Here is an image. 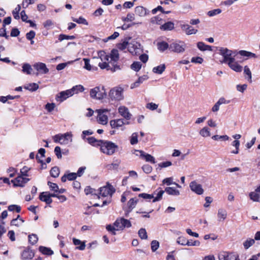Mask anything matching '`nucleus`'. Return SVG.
Returning <instances> with one entry per match:
<instances>
[{"label":"nucleus","instance_id":"f257e3e1","mask_svg":"<svg viewBox=\"0 0 260 260\" xmlns=\"http://www.w3.org/2000/svg\"><path fill=\"white\" fill-rule=\"evenodd\" d=\"M98 55L102 61L99 63V66L101 69H107L113 72L120 70L119 66L117 64L112 65V62L109 61L110 56L104 51H99Z\"/></svg>","mask_w":260,"mask_h":260},{"label":"nucleus","instance_id":"f03ea898","mask_svg":"<svg viewBox=\"0 0 260 260\" xmlns=\"http://www.w3.org/2000/svg\"><path fill=\"white\" fill-rule=\"evenodd\" d=\"M131 226V223L128 220L120 218L116 219L113 225L110 224L107 225L106 229L111 232L113 235H115L116 231L123 230L125 228H129Z\"/></svg>","mask_w":260,"mask_h":260},{"label":"nucleus","instance_id":"7ed1b4c3","mask_svg":"<svg viewBox=\"0 0 260 260\" xmlns=\"http://www.w3.org/2000/svg\"><path fill=\"white\" fill-rule=\"evenodd\" d=\"M219 53L223 57V61L221 62L228 63L235 59V57L237 55V51H233L227 48L220 47L219 49Z\"/></svg>","mask_w":260,"mask_h":260},{"label":"nucleus","instance_id":"20e7f679","mask_svg":"<svg viewBox=\"0 0 260 260\" xmlns=\"http://www.w3.org/2000/svg\"><path fill=\"white\" fill-rule=\"evenodd\" d=\"M101 151L109 155H112L115 152L116 149L118 148L117 145L115 143L107 141L102 140V143L100 144Z\"/></svg>","mask_w":260,"mask_h":260},{"label":"nucleus","instance_id":"39448f33","mask_svg":"<svg viewBox=\"0 0 260 260\" xmlns=\"http://www.w3.org/2000/svg\"><path fill=\"white\" fill-rule=\"evenodd\" d=\"M124 89L121 86H116L112 88L109 92V96L112 101H120L124 99Z\"/></svg>","mask_w":260,"mask_h":260},{"label":"nucleus","instance_id":"423d86ee","mask_svg":"<svg viewBox=\"0 0 260 260\" xmlns=\"http://www.w3.org/2000/svg\"><path fill=\"white\" fill-rule=\"evenodd\" d=\"M73 135L71 132H67L63 134H57L53 137L54 142L61 145H67L73 141Z\"/></svg>","mask_w":260,"mask_h":260},{"label":"nucleus","instance_id":"0eeeda50","mask_svg":"<svg viewBox=\"0 0 260 260\" xmlns=\"http://www.w3.org/2000/svg\"><path fill=\"white\" fill-rule=\"evenodd\" d=\"M187 48L186 44L181 40H176L170 44L169 50L176 53H183Z\"/></svg>","mask_w":260,"mask_h":260},{"label":"nucleus","instance_id":"6e6552de","mask_svg":"<svg viewBox=\"0 0 260 260\" xmlns=\"http://www.w3.org/2000/svg\"><path fill=\"white\" fill-rule=\"evenodd\" d=\"M111 111L108 109H100L95 110L97 113L96 120L99 124L106 125L108 122V114Z\"/></svg>","mask_w":260,"mask_h":260},{"label":"nucleus","instance_id":"1a4fd4ad","mask_svg":"<svg viewBox=\"0 0 260 260\" xmlns=\"http://www.w3.org/2000/svg\"><path fill=\"white\" fill-rule=\"evenodd\" d=\"M90 96L94 99L102 100L106 96V91L104 86H97L90 91Z\"/></svg>","mask_w":260,"mask_h":260},{"label":"nucleus","instance_id":"9d476101","mask_svg":"<svg viewBox=\"0 0 260 260\" xmlns=\"http://www.w3.org/2000/svg\"><path fill=\"white\" fill-rule=\"evenodd\" d=\"M128 51L132 55L140 54L142 52L140 43L135 39L131 40L128 44Z\"/></svg>","mask_w":260,"mask_h":260},{"label":"nucleus","instance_id":"9b49d317","mask_svg":"<svg viewBox=\"0 0 260 260\" xmlns=\"http://www.w3.org/2000/svg\"><path fill=\"white\" fill-rule=\"evenodd\" d=\"M30 180V179L27 177H24L19 174L14 179L11 180V182L13 183L14 187H23L25 184Z\"/></svg>","mask_w":260,"mask_h":260},{"label":"nucleus","instance_id":"f8f14e48","mask_svg":"<svg viewBox=\"0 0 260 260\" xmlns=\"http://www.w3.org/2000/svg\"><path fill=\"white\" fill-rule=\"evenodd\" d=\"M115 191V189L109 183L100 188V194L104 197L108 196L111 197Z\"/></svg>","mask_w":260,"mask_h":260},{"label":"nucleus","instance_id":"ddd939ff","mask_svg":"<svg viewBox=\"0 0 260 260\" xmlns=\"http://www.w3.org/2000/svg\"><path fill=\"white\" fill-rule=\"evenodd\" d=\"M218 258L219 260H238V255L235 253L222 251L219 253Z\"/></svg>","mask_w":260,"mask_h":260},{"label":"nucleus","instance_id":"4468645a","mask_svg":"<svg viewBox=\"0 0 260 260\" xmlns=\"http://www.w3.org/2000/svg\"><path fill=\"white\" fill-rule=\"evenodd\" d=\"M189 188L190 190L198 195H202L204 192L202 185L197 182V181H192L189 183Z\"/></svg>","mask_w":260,"mask_h":260},{"label":"nucleus","instance_id":"2eb2a0df","mask_svg":"<svg viewBox=\"0 0 260 260\" xmlns=\"http://www.w3.org/2000/svg\"><path fill=\"white\" fill-rule=\"evenodd\" d=\"M180 27L182 30L187 35L196 34L198 32V29H194L192 26L186 24H180Z\"/></svg>","mask_w":260,"mask_h":260},{"label":"nucleus","instance_id":"dca6fc26","mask_svg":"<svg viewBox=\"0 0 260 260\" xmlns=\"http://www.w3.org/2000/svg\"><path fill=\"white\" fill-rule=\"evenodd\" d=\"M34 68L37 70L39 73L46 74H47L49 70L47 68L46 65L43 62H37L33 65Z\"/></svg>","mask_w":260,"mask_h":260},{"label":"nucleus","instance_id":"f3484780","mask_svg":"<svg viewBox=\"0 0 260 260\" xmlns=\"http://www.w3.org/2000/svg\"><path fill=\"white\" fill-rule=\"evenodd\" d=\"M136 152H138L140 154V157L141 158L144 159L146 161L150 162L152 164H155V160L154 157L149 154L145 153L142 150H135Z\"/></svg>","mask_w":260,"mask_h":260},{"label":"nucleus","instance_id":"a211bd4d","mask_svg":"<svg viewBox=\"0 0 260 260\" xmlns=\"http://www.w3.org/2000/svg\"><path fill=\"white\" fill-rule=\"evenodd\" d=\"M118 112L120 115L127 120H129L131 118V114L127 107L124 106H120L118 109Z\"/></svg>","mask_w":260,"mask_h":260},{"label":"nucleus","instance_id":"6ab92c4d","mask_svg":"<svg viewBox=\"0 0 260 260\" xmlns=\"http://www.w3.org/2000/svg\"><path fill=\"white\" fill-rule=\"evenodd\" d=\"M72 95V91L70 89H68L59 92L56 96V99L57 100L59 99L60 102H62Z\"/></svg>","mask_w":260,"mask_h":260},{"label":"nucleus","instance_id":"aec40b11","mask_svg":"<svg viewBox=\"0 0 260 260\" xmlns=\"http://www.w3.org/2000/svg\"><path fill=\"white\" fill-rule=\"evenodd\" d=\"M35 256L34 251L28 248L25 249L21 253V258L23 260H28L32 259Z\"/></svg>","mask_w":260,"mask_h":260},{"label":"nucleus","instance_id":"412c9836","mask_svg":"<svg viewBox=\"0 0 260 260\" xmlns=\"http://www.w3.org/2000/svg\"><path fill=\"white\" fill-rule=\"evenodd\" d=\"M165 192L161 188H158L156 189L152 194H153V202H156L161 200L162 196Z\"/></svg>","mask_w":260,"mask_h":260},{"label":"nucleus","instance_id":"4be33fe9","mask_svg":"<svg viewBox=\"0 0 260 260\" xmlns=\"http://www.w3.org/2000/svg\"><path fill=\"white\" fill-rule=\"evenodd\" d=\"M230 103V101L226 100L224 98H220L218 101L215 104L212 108L213 112H217L219 110V107L222 104H228Z\"/></svg>","mask_w":260,"mask_h":260},{"label":"nucleus","instance_id":"5701e85b","mask_svg":"<svg viewBox=\"0 0 260 260\" xmlns=\"http://www.w3.org/2000/svg\"><path fill=\"white\" fill-rule=\"evenodd\" d=\"M110 126L112 128L118 129L123 126L125 123L122 119L112 120L110 121Z\"/></svg>","mask_w":260,"mask_h":260},{"label":"nucleus","instance_id":"b1692460","mask_svg":"<svg viewBox=\"0 0 260 260\" xmlns=\"http://www.w3.org/2000/svg\"><path fill=\"white\" fill-rule=\"evenodd\" d=\"M228 64L232 70L236 72H241L242 71V67L235 61V59L232 62H228Z\"/></svg>","mask_w":260,"mask_h":260},{"label":"nucleus","instance_id":"393cba45","mask_svg":"<svg viewBox=\"0 0 260 260\" xmlns=\"http://www.w3.org/2000/svg\"><path fill=\"white\" fill-rule=\"evenodd\" d=\"M228 213L225 209L223 208H220L218 210L217 214L218 220L219 221H224L227 217Z\"/></svg>","mask_w":260,"mask_h":260},{"label":"nucleus","instance_id":"a878e982","mask_svg":"<svg viewBox=\"0 0 260 260\" xmlns=\"http://www.w3.org/2000/svg\"><path fill=\"white\" fill-rule=\"evenodd\" d=\"M40 200L45 202L47 204H50L52 202V200L49 197V192H43L39 196Z\"/></svg>","mask_w":260,"mask_h":260},{"label":"nucleus","instance_id":"bb28decb","mask_svg":"<svg viewBox=\"0 0 260 260\" xmlns=\"http://www.w3.org/2000/svg\"><path fill=\"white\" fill-rule=\"evenodd\" d=\"M135 12L137 15L140 17H144L148 14L147 9L142 6L136 7L135 9Z\"/></svg>","mask_w":260,"mask_h":260},{"label":"nucleus","instance_id":"cd10ccee","mask_svg":"<svg viewBox=\"0 0 260 260\" xmlns=\"http://www.w3.org/2000/svg\"><path fill=\"white\" fill-rule=\"evenodd\" d=\"M157 48L160 52H164L169 49L170 45L165 41H159L157 43Z\"/></svg>","mask_w":260,"mask_h":260},{"label":"nucleus","instance_id":"c85d7f7f","mask_svg":"<svg viewBox=\"0 0 260 260\" xmlns=\"http://www.w3.org/2000/svg\"><path fill=\"white\" fill-rule=\"evenodd\" d=\"M238 54L246 57V59L248 58H256L257 57L255 54L245 50H240L237 52Z\"/></svg>","mask_w":260,"mask_h":260},{"label":"nucleus","instance_id":"c756f323","mask_svg":"<svg viewBox=\"0 0 260 260\" xmlns=\"http://www.w3.org/2000/svg\"><path fill=\"white\" fill-rule=\"evenodd\" d=\"M249 197L250 199L253 202H260V194L257 192L255 190L250 192L249 193Z\"/></svg>","mask_w":260,"mask_h":260},{"label":"nucleus","instance_id":"7c9ffc66","mask_svg":"<svg viewBox=\"0 0 260 260\" xmlns=\"http://www.w3.org/2000/svg\"><path fill=\"white\" fill-rule=\"evenodd\" d=\"M164 191L168 194L171 196H178L180 194L179 190L172 187H167Z\"/></svg>","mask_w":260,"mask_h":260},{"label":"nucleus","instance_id":"2f4dec72","mask_svg":"<svg viewBox=\"0 0 260 260\" xmlns=\"http://www.w3.org/2000/svg\"><path fill=\"white\" fill-rule=\"evenodd\" d=\"M24 222V220L21 218L19 215H18L17 217L13 219L11 221V225L12 226H19L22 223Z\"/></svg>","mask_w":260,"mask_h":260},{"label":"nucleus","instance_id":"473e14b6","mask_svg":"<svg viewBox=\"0 0 260 260\" xmlns=\"http://www.w3.org/2000/svg\"><path fill=\"white\" fill-rule=\"evenodd\" d=\"M111 61L112 62V65L115 64V63L119 59V53L117 50L113 49L110 54Z\"/></svg>","mask_w":260,"mask_h":260},{"label":"nucleus","instance_id":"72a5a7b5","mask_svg":"<svg viewBox=\"0 0 260 260\" xmlns=\"http://www.w3.org/2000/svg\"><path fill=\"white\" fill-rule=\"evenodd\" d=\"M73 241L74 245L76 246L79 245L77 247V249L80 250H83L85 249L86 246L85 242H82L81 240L76 238H73Z\"/></svg>","mask_w":260,"mask_h":260},{"label":"nucleus","instance_id":"f704fd0d","mask_svg":"<svg viewBox=\"0 0 260 260\" xmlns=\"http://www.w3.org/2000/svg\"><path fill=\"white\" fill-rule=\"evenodd\" d=\"M199 134L203 137L206 138L211 136L210 129L207 126H204L199 131Z\"/></svg>","mask_w":260,"mask_h":260},{"label":"nucleus","instance_id":"c9c22d12","mask_svg":"<svg viewBox=\"0 0 260 260\" xmlns=\"http://www.w3.org/2000/svg\"><path fill=\"white\" fill-rule=\"evenodd\" d=\"M197 47L201 51H212V47L211 46L205 44L204 43L202 42H199L197 43Z\"/></svg>","mask_w":260,"mask_h":260},{"label":"nucleus","instance_id":"e433bc0d","mask_svg":"<svg viewBox=\"0 0 260 260\" xmlns=\"http://www.w3.org/2000/svg\"><path fill=\"white\" fill-rule=\"evenodd\" d=\"M244 74L245 78L249 82H252V75L251 72L247 66H245L244 68Z\"/></svg>","mask_w":260,"mask_h":260},{"label":"nucleus","instance_id":"4c0bfd02","mask_svg":"<svg viewBox=\"0 0 260 260\" xmlns=\"http://www.w3.org/2000/svg\"><path fill=\"white\" fill-rule=\"evenodd\" d=\"M131 40V38L130 37L126 38L122 43L118 44L117 47L121 50H123L126 48H128V44Z\"/></svg>","mask_w":260,"mask_h":260},{"label":"nucleus","instance_id":"58836bf2","mask_svg":"<svg viewBox=\"0 0 260 260\" xmlns=\"http://www.w3.org/2000/svg\"><path fill=\"white\" fill-rule=\"evenodd\" d=\"M147 79V77L146 76H144L140 77L136 82L132 83L131 85V88L133 89L134 88L138 87L140 84L143 83V82Z\"/></svg>","mask_w":260,"mask_h":260},{"label":"nucleus","instance_id":"ea45409f","mask_svg":"<svg viewBox=\"0 0 260 260\" xmlns=\"http://www.w3.org/2000/svg\"><path fill=\"white\" fill-rule=\"evenodd\" d=\"M174 27V24L172 22H168L160 26L161 30H171Z\"/></svg>","mask_w":260,"mask_h":260},{"label":"nucleus","instance_id":"a19ab883","mask_svg":"<svg viewBox=\"0 0 260 260\" xmlns=\"http://www.w3.org/2000/svg\"><path fill=\"white\" fill-rule=\"evenodd\" d=\"M72 91L73 95L75 94H77L80 92H83L84 90V87L81 85H77L73 86L70 89Z\"/></svg>","mask_w":260,"mask_h":260},{"label":"nucleus","instance_id":"79ce46f5","mask_svg":"<svg viewBox=\"0 0 260 260\" xmlns=\"http://www.w3.org/2000/svg\"><path fill=\"white\" fill-rule=\"evenodd\" d=\"M162 184H166L167 185H170L171 184H174L177 187L180 188L181 186H180L178 183L173 182V178L172 177H168L164 179L162 181Z\"/></svg>","mask_w":260,"mask_h":260},{"label":"nucleus","instance_id":"37998d69","mask_svg":"<svg viewBox=\"0 0 260 260\" xmlns=\"http://www.w3.org/2000/svg\"><path fill=\"white\" fill-rule=\"evenodd\" d=\"M86 140L90 144L94 146H100L102 143V140H98L92 137L87 138Z\"/></svg>","mask_w":260,"mask_h":260},{"label":"nucleus","instance_id":"c03bdc74","mask_svg":"<svg viewBox=\"0 0 260 260\" xmlns=\"http://www.w3.org/2000/svg\"><path fill=\"white\" fill-rule=\"evenodd\" d=\"M39 251L45 255H51L53 254V251L50 248L44 246H40Z\"/></svg>","mask_w":260,"mask_h":260},{"label":"nucleus","instance_id":"a18cd8bd","mask_svg":"<svg viewBox=\"0 0 260 260\" xmlns=\"http://www.w3.org/2000/svg\"><path fill=\"white\" fill-rule=\"evenodd\" d=\"M22 72L27 75L31 74L32 69L31 66L28 63H24L22 66Z\"/></svg>","mask_w":260,"mask_h":260},{"label":"nucleus","instance_id":"49530a36","mask_svg":"<svg viewBox=\"0 0 260 260\" xmlns=\"http://www.w3.org/2000/svg\"><path fill=\"white\" fill-rule=\"evenodd\" d=\"M165 68L166 67L164 64H161L157 67L153 68V72L156 74H161L165 71Z\"/></svg>","mask_w":260,"mask_h":260},{"label":"nucleus","instance_id":"de8ad7c7","mask_svg":"<svg viewBox=\"0 0 260 260\" xmlns=\"http://www.w3.org/2000/svg\"><path fill=\"white\" fill-rule=\"evenodd\" d=\"M28 241L30 244L35 245L38 241V237L36 234H30L28 236Z\"/></svg>","mask_w":260,"mask_h":260},{"label":"nucleus","instance_id":"09e8293b","mask_svg":"<svg viewBox=\"0 0 260 260\" xmlns=\"http://www.w3.org/2000/svg\"><path fill=\"white\" fill-rule=\"evenodd\" d=\"M21 10V6L19 5H18L15 9L13 11L12 14L14 18L15 19H19L20 18L19 16V12Z\"/></svg>","mask_w":260,"mask_h":260},{"label":"nucleus","instance_id":"8fccbe9b","mask_svg":"<svg viewBox=\"0 0 260 260\" xmlns=\"http://www.w3.org/2000/svg\"><path fill=\"white\" fill-rule=\"evenodd\" d=\"M72 20L78 24H83L86 25L88 24L87 20L83 17H80L79 18H72Z\"/></svg>","mask_w":260,"mask_h":260},{"label":"nucleus","instance_id":"3c124183","mask_svg":"<svg viewBox=\"0 0 260 260\" xmlns=\"http://www.w3.org/2000/svg\"><path fill=\"white\" fill-rule=\"evenodd\" d=\"M254 239H248L243 243V246L246 249H247L250 246L253 245L254 244Z\"/></svg>","mask_w":260,"mask_h":260},{"label":"nucleus","instance_id":"603ef678","mask_svg":"<svg viewBox=\"0 0 260 260\" xmlns=\"http://www.w3.org/2000/svg\"><path fill=\"white\" fill-rule=\"evenodd\" d=\"M188 241L189 240H187L184 237L181 236L178 238L177 243L178 244L185 246L188 245Z\"/></svg>","mask_w":260,"mask_h":260},{"label":"nucleus","instance_id":"864d4df0","mask_svg":"<svg viewBox=\"0 0 260 260\" xmlns=\"http://www.w3.org/2000/svg\"><path fill=\"white\" fill-rule=\"evenodd\" d=\"M59 169L57 167H53L50 170V175L52 177L56 178L59 176Z\"/></svg>","mask_w":260,"mask_h":260},{"label":"nucleus","instance_id":"5fc2aeb1","mask_svg":"<svg viewBox=\"0 0 260 260\" xmlns=\"http://www.w3.org/2000/svg\"><path fill=\"white\" fill-rule=\"evenodd\" d=\"M25 88L29 90L34 91L37 90L39 88V85L35 83H30L25 87Z\"/></svg>","mask_w":260,"mask_h":260},{"label":"nucleus","instance_id":"6e6d98bb","mask_svg":"<svg viewBox=\"0 0 260 260\" xmlns=\"http://www.w3.org/2000/svg\"><path fill=\"white\" fill-rule=\"evenodd\" d=\"M135 15L133 13H128L125 17H122V20L124 22H131L135 20Z\"/></svg>","mask_w":260,"mask_h":260},{"label":"nucleus","instance_id":"4d7b16f0","mask_svg":"<svg viewBox=\"0 0 260 260\" xmlns=\"http://www.w3.org/2000/svg\"><path fill=\"white\" fill-rule=\"evenodd\" d=\"M138 134L137 133H134L132 134L130 138V143L132 145H135L138 143Z\"/></svg>","mask_w":260,"mask_h":260},{"label":"nucleus","instance_id":"13d9d810","mask_svg":"<svg viewBox=\"0 0 260 260\" xmlns=\"http://www.w3.org/2000/svg\"><path fill=\"white\" fill-rule=\"evenodd\" d=\"M137 200L135 198L131 199L128 202L129 211H131L136 206Z\"/></svg>","mask_w":260,"mask_h":260},{"label":"nucleus","instance_id":"bf43d9fd","mask_svg":"<svg viewBox=\"0 0 260 260\" xmlns=\"http://www.w3.org/2000/svg\"><path fill=\"white\" fill-rule=\"evenodd\" d=\"M75 38L74 36H68L64 34H60L58 37V40L62 41L64 40H73Z\"/></svg>","mask_w":260,"mask_h":260},{"label":"nucleus","instance_id":"052dcab7","mask_svg":"<svg viewBox=\"0 0 260 260\" xmlns=\"http://www.w3.org/2000/svg\"><path fill=\"white\" fill-rule=\"evenodd\" d=\"M221 13V10L220 9H216L208 12V15L210 17H213Z\"/></svg>","mask_w":260,"mask_h":260},{"label":"nucleus","instance_id":"680f3d73","mask_svg":"<svg viewBox=\"0 0 260 260\" xmlns=\"http://www.w3.org/2000/svg\"><path fill=\"white\" fill-rule=\"evenodd\" d=\"M8 210L10 211H16L17 213L21 211V207L17 205H11L8 206Z\"/></svg>","mask_w":260,"mask_h":260},{"label":"nucleus","instance_id":"e2e57ef3","mask_svg":"<svg viewBox=\"0 0 260 260\" xmlns=\"http://www.w3.org/2000/svg\"><path fill=\"white\" fill-rule=\"evenodd\" d=\"M151 22L153 24H160L162 21V18L160 16H156L151 18Z\"/></svg>","mask_w":260,"mask_h":260},{"label":"nucleus","instance_id":"0e129e2a","mask_svg":"<svg viewBox=\"0 0 260 260\" xmlns=\"http://www.w3.org/2000/svg\"><path fill=\"white\" fill-rule=\"evenodd\" d=\"M54 25V22L51 20H47L43 23L44 27L49 29L52 28Z\"/></svg>","mask_w":260,"mask_h":260},{"label":"nucleus","instance_id":"69168bd1","mask_svg":"<svg viewBox=\"0 0 260 260\" xmlns=\"http://www.w3.org/2000/svg\"><path fill=\"white\" fill-rule=\"evenodd\" d=\"M48 185L49 186L50 190H51L52 191H53L55 192H57L58 191V186L56 183H52L50 181H48Z\"/></svg>","mask_w":260,"mask_h":260},{"label":"nucleus","instance_id":"338daca9","mask_svg":"<svg viewBox=\"0 0 260 260\" xmlns=\"http://www.w3.org/2000/svg\"><path fill=\"white\" fill-rule=\"evenodd\" d=\"M7 172L10 173L9 177L10 178L14 177L16 174H18L17 169L13 167L9 168Z\"/></svg>","mask_w":260,"mask_h":260},{"label":"nucleus","instance_id":"774afa93","mask_svg":"<svg viewBox=\"0 0 260 260\" xmlns=\"http://www.w3.org/2000/svg\"><path fill=\"white\" fill-rule=\"evenodd\" d=\"M159 243L156 240H153L151 243V248L152 251H155L159 247Z\"/></svg>","mask_w":260,"mask_h":260}]
</instances>
